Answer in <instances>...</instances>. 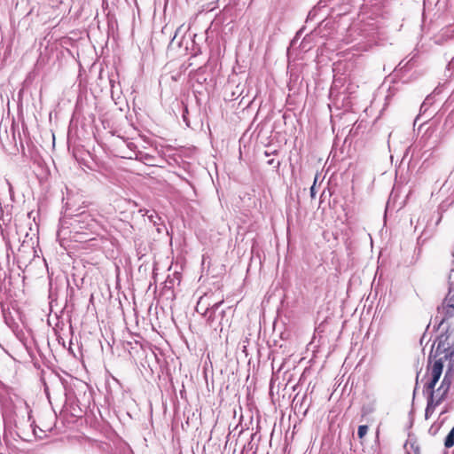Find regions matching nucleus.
Returning a JSON list of instances; mask_svg holds the SVG:
<instances>
[{
	"instance_id": "nucleus-1",
	"label": "nucleus",
	"mask_w": 454,
	"mask_h": 454,
	"mask_svg": "<svg viewBox=\"0 0 454 454\" xmlns=\"http://www.w3.org/2000/svg\"><path fill=\"white\" fill-rule=\"evenodd\" d=\"M29 406L26 403H5L2 408L4 432H12L22 441L31 442L36 436L35 421H31Z\"/></svg>"
},
{
	"instance_id": "nucleus-2",
	"label": "nucleus",
	"mask_w": 454,
	"mask_h": 454,
	"mask_svg": "<svg viewBox=\"0 0 454 454\" xmlns=\"http://www.w3.org/2000/svg\"><path fill=\"white\" fill-rule=\"evenodd\" d=\"M378 34L374 27L368 24H353L347 30L343 38L345 44L357 52H364L377 44Z\"/></svg>"
},
{
	"instance_id": "nucleus-3",
	"label": "nucleus",
	"mask_w": 454,
	"mask_h": 454,
	"mask_svg": "<svg viewBox=\"0 0 454 454\" xmlns=\"http://www.w3.org/2000/svg\"><path fill=\"white\" fill-rule=\"evenodd\" d=\"M71 225L74 231L73 238L78 242L93 240L94 238L90 236L98 228V221L85 212L77 215Z\"/></svg>"
},
{
	"instance_id": "nucleus-4",
	"label": "nucleus",
	"mask_w": 454,
	"mask_h": 454,
	"mask_svg": "<svg viewBox=\"0 0 454 454\" xmlns=\"http://www.w3.org/2000/svg\"><path fill=\"white\" fill-rule=\"evenodd\" d=\"M223 300L216 301L213 304L208 303L205 311L202 313L206 320V324L215 332L222 333L223 326L230 324L229 318L226 317V311L221 309Z\"/></svg>"
},
{
	"instance_id": "nucleus-5",
	"label": "nucleus",
	"mask_w": 454,
	"mask_h": 454,
	"mask_svg": "<svg viewBox=\"0 0 454 454\" xmlns=\"http://www.w3.org/2000/svg\"><path fill=\"white\" fill-rule=\"evenodd\" d=\"M449 338H450V333H449V327H448L444 333H441L437 337L436 340L434 342V344L432 346L431 352H433L434 344H435V342H437L434 357L441 354H443V358L445 360L450 359L452 357V356L454 355V348L452 347V345H450L449 343ZM431 356H432V353H430V355H429V359L431 358Z\"/></svg>"
},
{
	"instance_id": "nucleus-6",
	"label": "nucleus",
	"mask_w": 454,
	"mask_h": 454,
	"mask_svg": "<svg viewBox=\"0 0 454 454\" xmlns=\"http://www.w3.org/2000/svg\"><path fill=\"white\" fill-rule=\"evenodd\" d=\"M454 317V307L446 306L442 303V307L437 309V314L434 318V330H438L450 318Z\"/></svg>"
},
{
	"instance_id": "nucleus-7",
	"label": "nucleus",
	"mask_w": 454,
	"mask_h": 454,
	"mask_svg": "<svg viewBox=\"0 0 454 454\" xmlns=\"http://www.w3.org/2000/svg\"><path fill=\"white\" fill-rule=\"evenodd\" d=\"M177 281L178 284L181 282V277L178 272H175L173 276L168 275L165 281L163 282L162 294L170 297L171 299L175 298L174 294V286L175 282Z\"/></svg>"
},
{
	"instance_id": "nucleus-8",
	"label": "nucleus",
	"mask_w": 454,
	"mask_h": 454,
	"mask_svg": "<svg viewBox=\"0 0 454 454\" xmlns=\"http://www.w3.org/2000/svg\"><path fill=\"white\" fill-rule=\"evenodd\" d=\"M308 395L304 394L301 400L297 399V396L294 399V408L296 412L302 413L305 416L309 408V403H307Z\"/></svg>"
},
{
	"instance_id": "nucleus-9",
	"label": "nucleus",
	"mask_w": 454,
	"mask_h": 454,
	"mask_svg": "<svg viewBox=\"0 0 454 454\" xmlns=\"http://www.w3.org/2000/svg\"><path fill=\"white\" fill-rule=\"evenodd\" d=\"M448 393L449 391L438 387L433 393V402L434 404L440 405L447 398Z\"/></svg>"
},
{
	"instance_id": "nucleus-10",
	"label": "nucleus",
	"mask_w": 454,
	"mask_h": 454,
	"mask_svg": "<svg viewBox=\"0 0 454 454\" xmlns=\"http://www.w3.org/2000/svg\"><path fill=\"white\" fill-rule=\"evenodd\" d=\"M454 380V378L451 377L450 372H445L443 379L439 386V387L445 389L447 391L450 390L451 384Z\"/></svg>"
},
{
	"instance_id": "nucleus-11",
	"label": "nucleus",
	"mask_w": 454,
	"mask_h": 454,
	"mask_svg": "<svg viewBox=\"0 0 454 454\" xmlns=\"http://www.w3.org/2000/svg\"><path fill=\"white\" fill-rule=\"evenodd\" d=\"M438 405L434 404V403L433 402L432 395L431 396H427V407H426V410H425V419H428L433 415V413L434 412V410H435V408Z\"/></svg>"
},
{
	"instance_id": "nucleus-12",
	"label": "nucleus",
	"mask_w": 454,
	"mask_h": 454,
	"mask_svg": "<svg viewBox=\"0 0 454 454\" xmlns=\"http://www.w3.org/2000/svg\"><path fill=\"white\" fill-rule=\"evenodd\" d=\"M147 218L149 222L152 223L157 228V231L160 232V226L162 225V221L160 216L156 213V211L152 210V212L147 215Z\"/></svg>"
},
{
	"instance_id": "nucleus-13",
	"label": "nucleus",
	"mask_w": 454,
	"mask_h": 454,
	"mask_svg": "<svg viewBox=\"0 0 454 454\" xmlns=\"http://www.w3.org/2000/svg\"><path fill=\"white\" fill-rule=\"evenodd\" d=\"M443 370V361L442 358H440L438 360H435L432 371H431V376H438L441 377Z\"/></svg>"
},
{
	"instance_id": "nucleus-14",
	"label": "nucleus",
	"mask_w": 454,
	"mask_h": 454,
	"mask_svg": "<svg viewBox=\"0 0 454 454\" xmlns=\"http://www.w3.org/2000/svg\"><path fill=\"white\" fill-rule=\"evenodd\" d=\"M446 420V418H438V420L434 422L431 427H429L428 429V433L429 434L431 435H435L439 430L441 429V427H442V425L444 424Z\"/></svg>"
},
{
	"instance_id": "nucleus-15",
	"label": "nucleus",
	"mask_w": 454,
	"mask_h": 454,
	"mask_svg": "<svg viewBox=\"0 0 454 454\" xmlns=\"http://www.w3.org/2000/svg\"><path fill=\"white\" fill-rule=\"evenodd\" d=\"M406 454H419V446L416 442L407 441L404 444Z\"/></svg>"
},
{
	"instance_id": "nucleus-16",
	"label": "nucleus",
	"mask_w": 454,
	"mask_h": 454,
	"mask_svg": "<svg viewBox=\"0 0 454 454\" xmlns=\"http://www.w3.org/2000/svg\"><path fill=\"white\" fill-rule=\"evenodd\" d=\"M444 446L447 449H450L454 446V427L445 437Z\"/></svg>"
},
{
	"instance_id": "nucleus-17",
	"label": "nucleus",
	"mask_w": 454,
	"mask_h": 454,
	"mask_svg": "<svg viewBox=\"0 0 454 454\" xmlns=\"http://www.w3.org/2000/svg\"><path fill=\"white\" fill-rule=\"evenodd\" d=\"M454 35V24L450 25L446 27L445 28L442 29L441 31V36L444 38H450Z\"/></svg>"
},
{
	"instance_id": "nucleus-18",
	"label": "nucleus",
	"mask_w": 454,
	"mask_h": 454,
	"mask_svg": "<svg viewBox=\"0 0 454 454\" xmlns=\"http://www.w3.org/2000/svg\"><path fill=\"white\" fill-rule=\"evenodd\" d=\"M435 384L429 380L424 387L423 393L427 394V396H433V393L435 391Z\"/></svg>"
},
{
	"instance_id": "nucleus-19",
	"label": "nucleus",
	"mask_w": 454,
	"mask_h": 454,
	"mask_svg": "<svg viewBox=\"0 0 454 454\" xmlns=\"http://www.w3.org/2000/svg\"><path fill=\"white\" fill-rule=\"evenodd\" d=\"M322 9V7H318V4H317L316 6H314L308 13V16H307V20L306 21H309V20H313L317 15V12L318 11Z\"/></svg>"
},
{
	"instance_id": "nucleus-20",
	"label": "nucleus",
	"mask_w": 454,
	"mask_h": 454,
	"mask_svg": "<svg viewBox=\"0 0 454 454\" xmlns=\"http://www.w3.org/2000/svg\"><path fill=\"white\" fill-rule=\"evenodd\" d=\"M368 432V426L366 425H360L357 429V435L358 438L363 439Z\"/></svg>"
},
{
	"instance_id": "nucleus-21",
	"label": "nucleus",
	"mask_w": 454,
	"mask_h": 454,
	"mask_svg": "<svg viewBox=\"0 0 454 454\" xmlns=\"http://www.w3.org/2000/svg\"><path fill=\"white\" fill-rule=\"evenodd\" d=\"M453 409H454V403L453 402L447 403L444 405L442 411H441L439 417L441 418L443 414L451 411Z\"/></svg>"
},
{
	"instance_id": "nucleus-22",
	"label": "nucleus",
	"mask_w": 454,
	"mask_h": 454,
	"mask_svg": "<svg viewBox=\"0 0 454 454\" xmlns=\"http://www.w3.org/2000/svg\"><path fill=\"white\" fill-rule=\"evenodd\" d=\"M182 117H183V121L189 127L190 126V122H189V120H188V107H187V106H184V111H183V114H182Z\"/></svg>"
},
{
	"instance_id": "nucleus-23",
	"label": "nucleus",
	"mask_w": 454,
	"mask_h": 454,
	"mask_svg": "<svg viewBox=\"0 0 454 454\" xmlns=\"http://www.w3.org/2000/svg\"><path fill=\"white\" fill-rule=\"evenodd\" d=\"M254 435H255L254 434H252V435H251V441L247 443V445H245V446L243 447V450H242V451H241V454H244V453H245L246 451H247V450H253L254 445L252 444V441H253V439H254Z\"/></svg>"
},
{
	"instance_id": "nucleus-24",
	"label": "nucleus",
	"mask_w": 454,
	"mask_h": 454,
	"mask_svg": "<svg viewBox=\"0 0 454 454\" xmlns=\"http://www.w3.org/2000/svg\"><path fill=\"white\" fill-rule=\"evenodd\" d=\"M267 164H268L269 166H272L273 168H277V169H278V168H279V166H280V162H279L278 160H275L274 159H270V160H269L267 161Z\"/></svg>"
},
{
	"instance_id": "nucleus-25",
	"label": "nucleus",
	"mask_w": 454,
	"mask_h": 454,
	"mask_svg": "<svg viewBox=\"0 0 454 454\" xmlns=\"http://www.w3.org/2000/svg\"><path fill=\"white\" fill-rule=\"evenodd\" d=\"M443 303H445L446 306H453L454 307V294L447 297L444 300Z\"/></svg>"
},
{
	"instance_id": "nucleus-26",
	"label": "nucleus",
	"mask_w": 454,
	"mask_h": 454,
	"mask_svg": "<svg viewBox=\"0 0 454 454\" xmlns=\"http://www.w3.org/2000/svg\"><path fill=\"white\" fill-rule=\"evenodd\" d=\"M317 180V176H316L315 180H314V184L310 187V191H309L310 192V196H311L312 199L315 198V196H316V189H315V187H316Z\"/></svg>"
},
{
	"instance_id": "nucleus-27",
	"label": "nucleus",
	"mask_w": 454,
	"mask_h": 454,
	"mask_svg": "<svg viewBox=\"0 0 454 454\" xmlns=\"http://www.w3.org/2000/svg\"><path fill=\"white\" fill-rule=\"evenodd\" d=\"M449 371L451 373V377L454 378V362L451 360L450 361V363L448 364L446 372H449Z\"/></svg>"
},
{
	"instance_id": "nucleus-28",
	"label": "nucleus",
	"mask_w": 454,
	"mask_h": 454,
	"mask_svg": "<svg viewBox=\"0 0 454 454\" xmlns=\"http://www.w3.org/2000/svg\"><path fill=\"white\" fill-rule=\"evenodd\" d=\"M428 101H429V98H427V99L422 103V105H421V106H420V113H421V112H426V111H427V107H428V105H429Z\"/></svg>"
},
{
	"instance_id": "nucleus-29",
	"label": "nucleus",
	"mask_w": 454,
	"mask_h": 454,
	"mask_svg": "<svg viewBox=\"0 0 454 454\" xmlns=\"http://www.w3.org/2000/svg\"><path fill=\"white\" fill-rule=\"evenodd\" d=\"M332 0H319V2L317 3L318 4V7H325L327 5V4L329 2H331Z\"/></svg>"
},
{
	"instance_id": "nucleus-30",
	"label": "nucleus",
	"mask_w": 454,
	"mask_h": 454,
	"mask_svg": "<svg viewBox=\"0 0 454 454\" xmlns=\"http://www.w3.org/2000/svg\"><path fill=\"white\" fill-rule=\"evenodd\" d=\"M138 212L143 215V216H147L151 212L152 210H148V209H145V208H141L138 210Z\"/></svg>"
},
{
	"instance_id": "nucleus-31",
	"label": "nucleus",
	"mask_w": 454,
	"mask_h": 454,
	"mask_svg": "<svg viewBox=\"0 0 454 454\" xmlns=\"http://www.w3.org/2000/svg\"><path fill=\"white\" fill-rule=\"evenodd\" d=\"M277 154H278V151L277 150H274V151H271V152H268V151L264 152V155L266 157H269L270 155H277Z\"/></svg>"
},
{
	"instance_id": "nucleus-32",
	"label": "nucleus",
	"mask_w": 454,
	"mask_h": 454,
	"mask_svg": "<svg viewBox=\"0 0 454 454\" xmlns=\"http://www.w3.org/2000/svg\"><path fill=\"white\" fill-rule=\"evenodd\" d=\"M441 377H438V376H431V381L434 383V384H437V382L439 381Z\"/></svg>"
},
{
	"instance_id": "nucleus-33",
	"label": "nucleus",
	"mask_w": 454,
	"mask_h": 454,
	"mask_svg": "<svg viewBox=\"0 0 454 454\" xmlns=\"http://www.w3.org/2000/svg\"><path fill=\"white\" fill-rule=\"evenodd\" d=\"M441 377H438V376H431V381L434 383V384H437V382L439 381Z\"/></svg>"
},
{
	"instance_id": "nucleus-34",
	"label": "nucleus",
	"mask_w": 454,
	"mask_h": 454,
	"mask_svg": "<svg viewBox=\"0 0 454 454\" xmlns=\"http://www.w3.org/2000/svg\"><path fill=\"white\" fill-rule=\"evenodd\" d=\"M418 378H419V373L417 374V380H416L415 388H414V390H413V399L415 398L416 392H417V389H418V385H419Z\"/></svg>"
},
{
	"instance_id": "nucleus-35",
	"label": "nucleus",
	"mask_w": 454,
	"mask_h": 454,
	"mask_svg": "<svg viewBox=\"0 0 454 454\" xmlns=\"http://www.w3.org/2000/svg\"><path fill=\"white\" fill-rule=\"evenodd\" d=\"M303 30H304V28H303V27H302V28H301V29L296 33L295 37H300V36L301 35V34H302Z\"/></svg>"
},
{
	"instance_id": "nucleus-36",
	"label": "nucleus",
	"mask_w": 454,
	"mask_h": 454,
	"mask_svg": "<svg viewBox=\"0 0 454 454\" xmlns=\"http://www.w3.org/2000/svg\"><path fill=\"white\" fill-rule=\"evenodd\" d=\"M335 82L336 81L333 82V85L331 87V90H330V96H332L333 94V91H334V87H335Z\"/></svg>"
},
{
	"instance_id": "nucleus-37",
	"label": "nucleus",
	"mask_w": 454,
	"mask_h": 454,
	"mask_svg": "<svg viewBox=\"0 0 454 454\" xmlns=\"http://www.w3.org/2000/svg\"><path fill=\"white\" fill-rule=\"evenodd\" d=\"M202 301H203V298H200V300L199 301V302H198V304H197V311H199V308H200V306L201 305Z\"/></svg>"
},
{
	"instance_id": "nucleus-38",
	"label": "nucleus",
	"mask_w": 454,
	"mask_h": 454,
	"mask_svg": "<svg viewBox=\"0 0 454 454\" xmlns=\"http://www.w3.org/2000/svg\"><path fill=\"white\" fill-rule=\"evenodd\" d=\"M60 233H61V231H58L57 232V237L59 238L60 237Z\"/></svg>"
},
{
	"instance_id": "nucleus-39",
	"label": "nucleus",
	"mask_w": 454,
	"mask_h": 454,
	"mask_svg": "<svg viewBox=\"0 0 454 454\" xmlns=\"http://www.w3.org/2000/svg\"><path fill=\"white\" fill-rule=\"evenodd\" d=\"M129 203H132L134 206H137V203H136L135 201H131V200H129Z\"/></svg>"
},
{
	"instance_id": "nucleus-40",
	"label": "nucleus",
	"mask_w": 454,
	"mask_h": 454,
	"mask_svg": "<svg viewBox=\"0 0 454 454\" xmlns=\"http://www.w3.org/2000/svg\"><path fill=\"white\" fill-rule=\"evenodd\" d=\"M309 37V35H306L302 41V43L307 40V38Z\"/></svg>"
},
{
	"instance_id": "nucleus-41",
	"label": "nucleus",
	"mask_w": 454,
	"mask_h": 454,
	"mask_svg": "<svg viewBox=\"0 0 454 454\" xmlns=\"http://www.w3.org/2000/svg\"><path fill=\"white\" fill-rule=\"evenodd\" d=\"M51 295H52V293H51V291L50 290L49 296H50V297H51Z\"/></svg>"
},
{
	"instance_id": "nucleus-42",
	"label": "nucleus",
	"mask_w": 454,
	"mask_h": 454,
	"mask_svg": "<svg viewBox=\"0 0 454 454\" xmlns=\"http://www.w3.org/2000/svg\"><path fill=\"white\" fill-rule=\"evenodd\" d=\"M256 450H257V446L255 447V449H254V450L253 452L256 453Z\"/></svg>"
}]
</instances>
